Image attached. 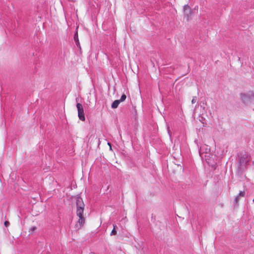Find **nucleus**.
<instances>
[{
    "instance_id": "obj_1",
    "label": "nucleus",
    "mask_w": 254,
    "mask_h": 254,
    "mask_svg": "<svg viewBox=\"0 0 254 254\" xmlns=\"http://www.w3.org/2000/svg\"><path fill=\"white\" fill-rule=\"evenodd\" d=\"M84 208V204L82 199L80 197H77L76 215L79 217L78 223L75 225V227L77 229H80L85 223V219L83 216Z\"/></svg>"
},
{
    "instance_id": "obj_2",
    "label": "nucleus",
    "mask_w": 254,
    "mask_h": 254,
    "mask_svg": "<svg viewBox=\"0 0 254 254\" xmlns=\"http://www.w3.org/2000/svg\"><path fill=\"white\" fill-rule=\"evenodd\" d=\"M240 99L246 105L254 104V92L250 91L247 93L240 94Z\"/></svg>"
},
{
    "instance_id": "obj_3",
    "label": "nucleus",
    "mask_w": 254,
    "mask_h": 254,
    "mask_svg": "<svg viewBox=\"0 0 254 254\" xmlns=\"http://www.w3.org/2000/svg\"><path fill=\"white\" fill-rule=\"evenodd\" d=\"M76 107L78 111V116L79 119L82 121H84L85 119L82 105L80 103H77L76 104Z\"/></svg>"
},
{
    "instance_id": "obj_4",
    "label": "nucleus",
    "mask_w": 254,
    "mask_h": 254,
    "mask_svg": "<svg viewBox=\"0 0 254 254\" xmlns=\"http://www.w3.org/2000/svg\"><path fill=\"white\" fill-rule=\"evenodd\" d=\"M120 103V102L119 101V100H116L113 102L111 107L113 109H116L118 107Z\"/></svg>"
},
{
    "instance_id": "obj_5",
    "label": "nucleus",
    "mask_w": 254,
    "mask_h": 254,
    "mask_svg": "<svg viewBox=\"0 0 254 254\" xmlns=\"http://www.w3.org/2000/svg\"><path fill=\"white\" fill-rule=\"evenodd\" d=\"M184 12H185V13L186 15H187V16L188 17L189 16V14L188 13H189L190 12V7L187 5H186L184 6Z\"/></svg>"
},
{
    "instance_id": "obj_6",
    "label": "nucleus",
    "mask_w": 254,
    "mask_h": 254,
    "mask_svg": "<svg viewBox=\"0 0 254 254\" xmlns=\"http://www.w3.org/2000/svg\"><path fill=\"white\" fill-rule=\"evenodd\" d=\"M127 98V96L125 94H123L121 97V99L119 100V101L121 102L124 101Z\"/></svg>"
},
{
    "instance_id": "obj_7",
    "label": "nucleus",
    "mask_w": 254,
    "mask_h": 254,
    "mask_svg": "<svg viewBox=\"0 0 254 254\" xmlns=\"http://www.w3.org/2000/svg\"><path fill=\"white\" fill-rule=\"evenodd\" d=\"M116 227V226L115 225H114V229L112 231L111 233V235H116L117 234V231H116L115 230V228Z\"/></svg>"
},
{
    "instance_id": "obj_8",
    "label": "nucleus",
    "mask_w": 254,
    "mask_h": 254,
    "mask_svg": "<svg viewBox=\"0 0 254 254\" xmlns=\"http://www.w3.org/2000/svg\"><path fill=\"white\" fill-rule=\"evenodd\" d=\"M74 39L75 42L77 41V40H78L77 32H76L75 33L74 36Z\"/></svg>"
},
{
    "instance_id": "obj_9",
    "label": "nucleus",
    "mask_w": 254,
    "mask_h": 254,
    "mask_svg": "<svg viewBox=\"0 0 254 254\" xmlns=\"http://www.w3.org/2000/svg\"><path fill=\"white\" fill-rule=\"evenodd\" d=\"M245 192L244 191H241L239 194V196H244Z\"/></svg>"
},
{
    "instance_id": "obj_10",
    "label": "nucleus",
    "mask_w": 254,
    "mask_h": 254,
    "mask_svg": "<svg viewBox=\"0 0 254 254\" xmlns=\"http://www.w3.org/2000/svg\"><path fill=\"white\" fill-rule=\"evenodd\" d=\"M197 101V97L196 96H194L193 97L192 100H191V103L192 104L195 103Z\"/></svg>"
},
{
    "instance_id": "obj_11",
    "label": "nucleus",
    "mask_w": 254,
    "mask_h": 254,
    "mask_svg": "<svg viewBox=\"0 0 254 254\" xmlns=\"http://www.w3.org/2000/svg\"><path fill=\"white\" fill-rule=\"evenodd\" d=\"M4 224L5 227H8L10 224L9 222L7 221H5Z\"/></svg>"
},
{
    "instance_id": "obj_12",
    "label": "nucleus",
    "mask_w": 254,
    "mask_h": 254,
    "mask_svg": "<svg viewBox=\"0 0 254 254\" xmlns=\"http://www.w3.org/2000/svg\"><path fill=\"white\" fill-rule=\"evenodd\" d=\"M239 200V196L238 195L236 197L235 199V201L236 203H237L238 202V201Z\"/></svg>"
},
{
    "instance_id": "obj_13",
    "label": "nucleus",
    "mask_w": 254,
    "mask_h": 254,
    "mask_svg": "<svg viewBox=\"0 0 254 254\" xmlns=\"http://www.w3.org/2000/svg\"><path fill=\"white\" fill-rule=\"evenodd\" d=\"M36 229V227H32L30 229V230L32 231H34Z\"/></svg>"
},
{
    "instance_id": "obj_14",
    "label": "nucleus",
    "mask_w": 254,
    "mask_h": 254,
    "mask_svg": "<svg viewBox=\"0 0 254 254\" xmlns=\"http://www.w3.org/2000/svg\"><path fill=\"white\" fill-rule=\"evenodd\" d=\"M108 145L109 146V147H110V150H112V146H111V144L110 143L108 142Z\"/></svg>"
},
{
    "instance_id": "obj_15",
    "label": "nucleus",
    "mask_w": 254,
    "mask_h": 254,
    "mask_svg": "<svg viewBox=\"0 0 254 254\" xmlns=\"http://www.w3.org/2000/svg\"><path fill=\"white\" fill-rule=\"evenodd\" d=\"M75 42H76V45H77V46H79V40H77V41H76Z\"/></svg>"
},
{
    "instance_id": "obj_16",
    "label": "nucleus",
    "mask_w": 254,
    "mask_h": 254,
    "mask_svg": "<svg viewBox=\"0 0 254 254\" xmlns=\"http://www.w3.org/2000/svg\"><path fill=\"white\" fill-rule=\"evenodd\" d=\"M168 132L169 133H170V131L169 130V127H168Z\"/></svg>"
},
{
    "instance_id": "obj_17",
    "label": "nucleus",
    "mask_w": 254,
    "mask_h": 254,
    "mask_svg": "<svg viewBox=\"0 0 254 254\" xmlns=\"http://www.w3.org/2000/svg\"><path fill=\"white\" fill-rule=\"evenodd\" d=\"M251 254H254V250Z\"/></svg>"
},
{
    "instance_id": "obj_18",
    "label": "nucleus",
    "mask_w": 254,
    "mask_h": 254,
    "mask_svg": "<svg viewBox=\"0 0 254 254\" xmlns=\"http://www.w3.org/2000/svg\"><path fill=\"white\" fill-rule=\"evenodd\" d=\"M253 201H254V199H253Z\"/></svg>"
}]
</instances>
